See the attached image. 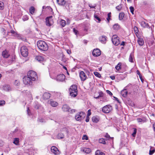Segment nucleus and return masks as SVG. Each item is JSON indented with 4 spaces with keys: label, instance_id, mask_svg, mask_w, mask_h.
Wrapping results in <instances>:
<instances>
[{
    "label": "nucleus",
    "instance_id": "35",
    "mask_svg": "<svg viewBox=\"0 0 155 155\" xmlns=\"http://www.w3.org/2000/svg\"><path fill=\"white\" fill-rule=\"evenodd\" d=\"M94 17L97 22L100 23L101 21L100 18L96 15H94Z\"/></svg>",
    "mask_w": 155,
    "mask_h": 155
},
{
    "label": "nucleus",
    "instance_id": "6",
    "mask_svg": "<svg viewBox=\"0 0 155 155\" xmlns=\"http://www.w3.org/2000/svg\"><path fill=\"white\" fill-rule=\"evenodd\" d=\"M112 41L113 44L116 46H117L120 44V41L119 39V38L116 35L113 36Z\"/></svg>",
    "mask_w": 155,
    "mask_h": 155
},
{
    "label": "nucleus",
    "instance_id": "14",
    "mask_svg": "<svg viewBox=\"0 0 155 155\" xmlns=\"http://www.w3.org/2000/svg\"><path fill=\"white\" fill-rule=\"evenodd\" d=\"M62 110L64 112H69L70 109L69 107L67 104L64 105L62 108Z\"/></svg>",
    "mask_w": 155,
    "mask_h": 155
},
{
    "label": "nucleus",
    "instance_id": "64",
    "mask_svg": "<svg viewBox=\"0 0 155 155\" xmlns=\"http://www.w3.org/2000/svg\"><path fill=\"white\" fill-rule=\"evenodd\" d=\"M85 121L86 122H88L89 121V118L88 117H87L86 118V119Z\"/></svg>",
    "mask_w": 155,
    "mask_h": 155
},
{
    "label": "nucleus",
    "instance_id": "47",
    "mask_svg": "<svg viewBox=\"0 0 155 155\" xmlns=\"http://www.w3.org/2000/svg\"><path fill=\"white\" fill-rule=\"evenodd\" d=\"M137 133V129L136 128H134V132L132 134V135L133 137H134L135 136Z\"/></svg>",
    "mask_w": 155,
    "mask_h": 155
},
{
    "label": "nucleus",
    "instance_id": "11",
    "mask_svg": "<svg viewBox=\"0 0 155 155\" xmlns=\"http://www.w3.org/2000/svg\"><path fill=\"white\" fill-rule=\"evenodd\" d=\"M92 54L94 56L97 57L99 56L101 54V52L99 49L97 48L93 50Z\"/></svg>",
    "mask_w": 155,
    "mask_h": 155
},
{
    "label": "nucleus",
    "instance_id": "15",
    "mask_svg": "<svg viewBox=\"0 0 155 155\" xmlns=\"http://www.w3.org/2000/svg\"><path fill=\"white\" fill-rule=\"evenodd\" d=\"M2 56L4 58H7L10 56V54L7 51L5 50L2 52Z\"/></svg>",
    "mask_w": 155,
    "mask_h": 155
},
{
    "label": "nucleus",
    "instance_id": "54",
    "mask_svg": "<svg viewBox=\"0 0 155 155\" xmlns=\"http://www.w3.org/2000/svg\"><path fill=\"white\" fill-rule=\"evenodd\" d=\"M58 78H65V75L64 74H60L58 76Z\"/></svg>",
    "mask_w": 155,
    "mask_h": 155
},
{
    "label": "nucleus",
    "instance_id": "37",
    "mask_svg": "<svg viewBox=\"0 0 155 155\" xmlns=\"http://www.w3.org/2000/svg\"><path fill=\"white\" fill-rule=\"evenodd\" d=\"M80 78H84L86 76L85 74L83 71H81L79 73Z\"/></svg>",
    "mask_w": 155,
    "mask_h": 155
},
{
    "label": "nucleus",
    "instance_id": "22",
    "mask_svg": "<svg viewBox=\"0 0 155 155\" xmlns=\"http://www.w3.org/2000/svg\"><path fill=\"white\" fill-rule=\"evenodd\" d=\"M137 42L140 46H142L143 45L144 43V41L143 39L141 38H138L137 40Z\"/></svg>",
    "mask_w": 155,
    "mask_h": 155
},
{
    "label": "nucleus",
    "instance_id": "50",
    "mask_svg": "<svg viewBox=\"0 0 155 155\" xmlns=\"http://www.w3.org/2000/svg\"><path fill=\"white\" fill-rule=\"evenodd\" d=\"M82 139L83 140H87L88 139V138L87 135H84L83 136Z\"/></svg>",
    "mask_w": 155,
    "mask_h": 155
},
{
    "label": "nucleus",
    "instance_id": "17",
    "mask_svg": "<svg viewBox=\"0 0 155 155\" xmlns=\"http://www.w3.org/2000/svg\"><path fill=\"white\" fill-rule=\"evenodd\" d=\"M50 94L48 93H45L43 95V98L45 100L49 99L50 97Z\"/></svg>",
    "mask_w": 155,
    "mask_h": 155
},
{
    "label": "nucleus",
    "instance_id": "42",
    "mask_svg": "<svg viewBox=\"0 0 155 155\" xmlns=\"http://www.w3.org/2000/svg\"><path fill=\"white\" fill-rule=\"evenodd\" d=\"M134 31L135 34L138 33L139 31V30H138V28L137 26H135L134 27Z\"/></svg>",
    "mask_w": 155,
    "mask_h": 155
},
{
    "label": "nucleus",
    "instance_id": "31",
    "mask_svg": "<svg viewBox=\"0 0 155 155\" xmlns=\"http://www.w3.org/2000/svg\"><path fill=\"white\" fill-rule=\"evenodd\" d=\"M19 142V139L18 138H15L14 139L13 143L16 145H18Z\"/></svg>",
    "mask_w": 155,
    "mask_h": 155
},
{
    "label": "nucleus",
    "instance_id": "2",
    "mask_svg": "<svg viewBox=\"0 0 155 155\" xmlns=\"http://www.w3.org/2000/svg\"><path fill=\"white\" fill-rule=\"evenodd\" d=\"M37 45L39 49L45 51L48 50V46L46 43L43 41H39L37 42Z\"/></svg>",
    "mask_w": 155,
    "mask_h": 155
},
{
    "label": "nucleus",
    "instance_id": "41",
    "mask_svg": "<svg viewBox=\"0 0 155 155\" xmlns=\"http://www.w3.org/2000/svg\"><path fill=\"white\" fill-rule=\"evenodd\" d=\"M4 3L0 1V9H3L4 8Z\"/></svg>",
    "mask_w": 155,
    "mask_h": 155
},
{
    "label": "nucleus",
    "instance_id": "10",
    "mask_svg": "<svg viewBox=\"0 0 155 155\" xmlns=\"http://www.w3.org/2000/svg\"><path fill=\"white\" fill-rule=\"evenodd\" d=\"M51 152L55 155H58L60 153L59 151L57 148L54 146L51 147Z\"/></svg>",
    "mask_w": 155,
    "mask_h": 155
},
{
    "label": "nucleus",
    "instance_id": "24",
    "mask_svg": "<svg viewBox=\"0 0 155 155\" xmlns=\"http://www.w3.org/2000/svg\"><path fill=\"white\" fill-rule=\"evenodd\" d=\"M140 25L142 26L144 28H147L148 26V24L143 21L141 22Z\"/></svg>",
    "mask_w": 155,
    "mask_h": 155
},
{
    "label": "nucleus",
    "instance_id": "33",
    "mask_svg": "<svg viewBox=\"0 0 155 155\" xmlns=\"http://www.w3.org/2000/svg\"><path fill=\"white\" fill-rule=\"evenodd\" d=\"M40 107V105L37 102L35 103L34 107L35 109H38Z\"/></svg>",
    "mask_w": 155,
    "mask_h": 155
},
{
    "label": "nucleus",
    "instance_id": "29",
    "mask_svg": "<svg viewBox=\"0 0 155 155\" xmlns=\"http://www.w3.org/2000/svg\"><path fill=\"white\" fill-rule=\"evenodd\" d=\"M113 29L115 30H118L120 28V26L117 24H115L113 26Z\"/></svg>",
    "mask_w": 155,
    "mask_h": 155
},
{
    "label": "nucleus",
    "instance_id": "21",
    "mask_svg": "<svg viewBox=\"0 0 155 155\" xmlns=\"http://www.w3.org/2000/svg\"><path fill=\"white\" fill-rule=\"evenodd\" d=\"M92 121L94 122L97 123L99 120V118L98 117L95 116L93 117L92 118Z\"/></svg>",
    "mask_w": 155,
    "mask_h": 155
},
{
    "label": "nucleus",
    "instance_id": "46",
    "mask_svg": "<svg viewBox=\"0 0 155 155\" xmlns=\"http://www.w3.org/2000/svg\"><path fill=\"white\" fill-rule=\"evenodd\" d=\"M28 19V16L27 15H24L22 18V19L24 21L27 20Z\"/></svg>",
    "mask_w": 155,
    "mask_h": 155
},
{
    "label": "nucleus",
    "instance_id": "5",
    "mask_svg": "<svg viewBox=\"0 0 155 155\" xmlns=\"http://www.w3.org/2000/svg\"><path fill=\"white\" fill-rule=\"evenodd\" d=\"M21 54L24 57H26L28 54V49L26 46H24L21 48Z\"/></svg>",
    "mask_w": 155,
    "mask_h": 155
},
{
    "label": "nucleus",
    "instance_id": "26",
    "mask_svg": "<svg viewBox=\"0 0 155 155\" xmlns=\"http://www.w3.org/2000/svg\"><path fill=\"white\" fill-rule=\"evenodd\" d=\"M83 151L87 153H89L91 152V150L89 148H85L83 149Z\"/></svg>",
    "mask_w": 155,
    "mask_h": 155
},
{
    "label": "nucleus",
    "instance_id": "4",
    "mask_svg": "<svg viewBox=\"0 0 155 155\" xmlns=\"http://www.w3.org/2000/svg\"><path fill=\"white\" fill-rule=\"evenodd\" d=\"M85 116V113L83 112H81L76 114L75 116V118L77 121H80L84 119Z\"/></svg>",
    "mask_w": 155,
    "mask_h": 155
},
{
    "label": "nucleus",
    "instance_id": "23",
    "mask_svg": "<svg viewBox=\"0 0 155 155\" xmlns=\"http://www.w3.org/2000/svg\"><path fill=\"white\" fill-rule=\"evenodd\" d=\"M35 59L38 61L41 62L44 60V58L42 56L40 55L37 56L36 57Z\"/></svg>",
    "mask_w": 155,
    "mask_h": 155
},
{
    "label": "nucleus",
    "instance_id": "61",
    "mask_svg": "<svg viewBox=\"0 0 155 155\" xmlns=\"http://www.w3.org/2000/svg\"><path fill=\"white\" fill-rule=\"evenodd\" d=\"M11 32L12 34H15L16 33V32L15 31H14L13 30H11Z\"/></svg>",
    "mask_w": 155,
    "mask_h": 155
},
{
    "label": "nucleus",
    "instance_id": "59",
    "mask_svg": "<svg viewBox=\"0 0 155 155\" xmlns=\"http://www.w3.org/2000/svg\"><path fill=\"white\" fill-rule=\"evenodd\" d=\"M105 137L107 138H109L110 137V135L108 134L107 133L105 135Z\"/></svg>",
    "mask_w": 155,
    "mask_h": 155
},
{
    "label": "nucleus",
    "instance_id": "19",
    "mask_svg": "<svg viewBox=\"0 0 155 155\" xmlns=\"http://www.w3.org/2000/svg\"><path fill=\"white\" fill-rule=\"evenodd\" d=\"M128 92L126 89H124L121 91V94L122 96L124 97H127V96Z\"/></svg>",
    "mask_w": 155,
    "mask_h": 155
},
{
    "label": "nucleus",
    "instance_id": "63",
    "mask_svg": "<svg viewBox=\"0 0 155 155\" xmlns=\"http://www.w3.org/2000/svg\"><path fill=\"white\" fill-rule=\"evenodd\" d=\"M120 45L121 46H124V45H125V42L124 41L122 42Z\"/></svg>",
    "mask_w": 155,
    "mask_h": 155
},
{
    "label": "nucleus",
    "instance_id": "43",
    "mask_svg": "<svg viewBox=\"0 0 155 155\" xmlns=\"http://www.w3.org/2000/svg\"><path fill=\"white\" fill-rule=\"evenodd\" d=\"M94 74L96 77H97L98 78H100L101 77L100 74L97 72H94Z\"/></svg>",
    "mask_w": 155,
    "mask_h": 155
},
{
    "label": "nucleus",
    "instance_id": "55",
    "mask_svg": "<svg viewBox=\"0 0 155 155\" xmlns=\"http://www.w3.org/2000/svg\"><path fill=\"white\" fill-rule=\"evenodd\" d=\"M137 74L138 75H139V78H142V76L141 75L140 72L139 71L137 70Z\"/></svg>",
    "mask_w": 155,
    "mask_h": 155
},
{
    "label": "nucleus",
    "instance_id": "25",
    "mask_svg": "<svg viewBox=\"0 0 155 155\" xmlns=\"http://www.w3.org/2000/svg\"><path fill=\"white\" fill-rule=\"evenodd\" d=\"M100 101L105 102H107L108 101V100L105 95L100 99Z\"/></svg>",
    "mask_w": 155,
    "mask_h": 155
},
{
    "label": "nucleus",
    "instance_id": "12",
    "mask_svg": "<svg viewBox=\"0 0 155 155\" xmlns=\"http://www.w3.org/2000/svg\"><path fill=\"white\" fill-rule=\"evenodd\" d=\"M2 89L3 90L6 91H11L12 90L11 86L7 84H5L3 85L2 87Z\"/></svg>",
    "mask_w": 155,
    "mask_h": 155
},
{
    "label": "nucleus",
    "instance_id": "51",
    "mask_svg": "<svg viewBox=\"0 0 155 155\" xmlns=\"http://www.w3.org/2000/svg\"><path fill=\"white\" fill-rule=\"evenodd\" d=\"M14 84L17 86H18L20 84V82L16 80L14 82Z\"/></svg>",
    "mask_w": 155,
    "mask_h": 155
},
{
    "label": "nucleus",
    "instance_id": "39",
    "mask_svg": "<svg viewBox=\"0 0 155 155\" xmlns=\"http://www.w3.org/2000/svg\"><path fill=\"white\" fill-rule=\"evenodd\" d=\"M99 142L100 143H103V144H105L106 142L104 139L103 138H101L99 140Z\"/></svg>",
    "mask_w": 155,
    "mask_h": 155
},
{
    "label": "nucleus",
    "instance_id": "30",
    "mask_svg": "<svg viewBox=\"0 0 155 155\" xmlns=\"http://www.w3.org/2000/svg\"><path fill=\"white\" fill-rule=\"evenodd\" d=\"M121 63H119L115 67V68L116 69L117 71H119L121 69Z\"/></svg>",
    "mask_w": 155,
    "mask_h": 155
},
{
    "label": "nucleus",
    "instance_id": "20",
    "mask_svg": "<svg viewBox=\"0 0 155 155\" xmlns=\"http://www.w3.org/2000/svg\"><path fill=\"white\" fill-rule=\"evenodd\" d=\"M58 4L60 5L63 6L66 3V1L64 0H57Z\"/></svg>",
    "mask_w": 155,
    "mask_h": 155
},
{
    "label": "nucleus",
    "instance_id": "36",
    "mask_svg": "<svg viewBox=\"0 0 155 155\" xmlns=\"http://www.w3.org/2000/svg\"><path fill=\"white\" fill-rule=\"evenodd\" d=\"M57 137L58 139H62L64 138V135L63 133H59L58 134Z\"/></svg>",
    "mask_w": 155,
    "mask_h": 155
},
{
    "label": "nucleus",
    "instance_id": "52",
    "mask_svg": "<svg viewBox=\"0 0 155 155\" xmlns=\"http://www.w3.org/2000/svg\"><path fill=\"white\" fill-rule=\"evenodd\" d=\"M106 92L108 94L110 95L111 96L112 95V93L109 90H107L106 91Z\"/></svg>",
    "mask_w": 155,
    "mask_h": 155
},
{
    "label": "nucleus",
    "instance_id": "9",
    "mask_svg": "<svg viewBox=\"0 0 155 155\" xmlns=\"http://www.w3.org/2000/svg\"><path fill=\"white\" fill-rule=\"evenodd\" d=\"M27 76V78H35L37 76V74L35 71L31 70L28 72Z\"/></svg>",
    "mask_w": 155,
    "mask_h": 155
},
{
    "label": "nucleus",
    "instance_id": "34",
    "mask_svg": "<svg viewBox=\"0 0 155 155\" xmlns=\"http://www.w3.org/2000/svg\"><path fill=\"white\" fill-rule=\"evenodd\" d=\"M60 23V25L62 27H64L66 25V21L64 20H61Z\"/></svg>",
    "mask_w": 155,
    "mask_h": 155
},
{
    "label": "nucleus",
    "instance_id": "8",
    "mask_svg": "<svg viewBox=\"0 0 155 155\" xmlns=\"http://www.w3.org/2000/svg\"><path fill=\"white\" fill-rule=\"evenodd\" d=\"M45 20L46 25L50 26L53 24L54 22L52 19V16L47 17Z\"/></svg>",
    "mask_w": 155,
    "mask_h": 155
},
{
    "label": "nucleus",
    "instance_id": "16",
    "mask_svg": "<svg viewBox=\"0 0 155 155\" xmlns=\"http://www.w3.org/2000/svg\"><path fill=\"white\" fill-rule=\"evenodd\" d=\"M49 102L51 105L53 107H55L57 106L58 105V103L56 101L50 100L49 101Z\"/></svg>",
    "mask_w": 155,
    "mask_h": 155
},
{
    "label": "nucleus",
    "instance_id": "57",
    "mask_svg": "<svg viewBox=\"0 0 155 155\" xmlns=\"http://www.w3.org/2000/svg\"><path fill=\"white\" fill-rule=\"evenodd\" d=\"M114 97L115 99V100L117 101V102L119 103V104H120L121 103V102L119 101V100H118V98L116 97Z\"/></svg>",
    "mask_w": 155,
    "mask_h": 155
},
{
    "label": "nucleus",
    "instance_id": "49",
    "mask_svg": "<svg viewBox=\"0 0 155 155\" xmlns=\"http://www.w3.org/2000/svg\"><path fill=\"white\" fill-rule=\"evenodd\" d=\"M130 11L132 14H134V8L132 6H130Z\"/></svg>",
    "mask_w": 155,
    "mask_h": 155
},
{
    "label": "nucleus",
    "instance_id": "1",
    "mask_svg": "<svg viewBox=\"0 0 155 155\" xmlns=\"http://www.w3.org/2000/svg\"><path fill=\"white\" fill-rule=\"evenodd\" d=\"M70 95L72 97H76L78 94L77 86L74 84L71 85L69 89Z\"/></svg>",
    "mask_w": 155,
    "mask_h": 155
},
{
    "label": "nucleus",
    "instance_id": "13",
    "mask_svg": "<svg viewBox=\"0 0 155 155\" xmlns=\"http://www.w3.org/2000/svg\"><path fill=\"white\" fill-rule=\"evenodd\" d=\"M107 37L105 35H102L100 37L99 40L103 44H105L107 41Z\"/></svg>",
    "mask_w": 155,
    "mask_h": 155
},
{
    "label": "nucleus",
    "instance_id": "28",
    "mask_svg": "<svg viewBox=\"0 0 155 155\" xmlns=\"http://www.w3.org/2000/svg\"><path fill=\"white\" fill-rule=\"evenodd\" d=\"M124 16V14L123 12H121L119 14V18L120 20L123 19Z\"/></svg>",
    "mask_w": 155,
    "mask_h": 155
},
{
    "label": "nucleus",
    "instance_id": "7",
    "mask_svg": "<svg viewBox=\"0 0 155 155\" xmlns=\"http://www.w3.org/2000/svg\"><path fill=\"white\" fill-rule=\"evenodd\" d=\"M112 107L109 105L104 106L102 109V111L105 113H108L110 112L112 110Z\"/></svg>",
    "mask_w": 155,
    "mask_h": 155
},
{
    "label": "nucleus",
    "instance_id": "62",
    "mask_svg": "<svg viewBox=\"0 0 155 155\" xmlns=\"http://www.w3.org/2000/svg\"><path fill=\"white\" fill-rule=\"evenodd\" d=\"M67 51V53L69 54H70L71 53V51L70 50H68Z\"/></svg>",
    "mask_w": 155,
    "mask_h": 155
},
{
    "label": "nucleus",
    "instance_id": "60",
    "mask_svg": "<svg viewBox=\"0 0 155 155\" xmlns=\"http://www.w3.org/2000/svg\"><path fill=\"white\" fill-rule=\"evenodd\" d=\"M88 114H87V115L88 116H90L91 114V110H89L88 111Z\"/></svg>",
    "mask_w": 155,
    "mask_h": 155
},
{
    "label": "nucleus",
    "instance_id": "44",
    "mask_svg": "<svg viewBox=\"0 0 155 155\" xmlns=\"http://www.w3.org/2000/svg\"><path fill=\"white\" fill-rule=\"evenodd\" d=\"M111 12H109L108 13L107 15V19L109 22V21L110 20V17H111Z\"/></svg>",
    "mask_w": 155,
    "mask_h": 155
},
{
    "label": "nucleus",
    "instance_id": "45",
    "mask_svg": "<svg viewBox=\"0 0 155 155\" xmlns=\"http://www.w3.org/2000/svg\"><path fill=\"white\" fill-rule=\"evenodd\" d=\"M5 101L3 100L0 101V106H2L5 104Z\"/></svg>",
    "mask_w": 155,
    "mask_h": 155
},
{
    "label": "nucleus",
    "instance_id": "58",
    "mask_svg": "<svg viewBox=\"0 0 155 155\" xmlns=\"http://www.w3.org/2000/svg\"><path fill=\"white\" fill-rule=\"evenodd\" d=\"M137 120L138 122H141L143 121V120L141 118H138L137 119Z\"/></svg>",
    "mask_w": 155,
    "mask_h": 155
},
{
    "label": "nucleus",
    "instance_id": "27",
    "mask_svg": "<svg viewBox=\"0 0 155 155\" xmlns=\"http://www.w3.org/2000/svg\"><path fill=\"white\" fill-rule=\"evenodd\" d=\"M134 58L133 54L131 53L129 56V61L131 62H133V59Z\"/></svg>",
    "mask_w": 155,
    "mask_h": 155
},
{
    "label": "nucleus",
    "instance_id": "38",
    "mask_svg": "<svg viewBox=\"0 0 155 155\" xmlns=\"http://www.w3.org/2000/svg\"><path fill=\"white\" fill-rule=\"evenodd\" d=\"M58 81L63 82L64 81L65 78H54Z\"/></svg>",
    "mask_w": 155,
    "mask_h": 155
},
{
    "label": "nucleus",
    "instance_id": "56",
    "mask_svg": "<svg viewBox=\"0 0 155 155\" xmlns=\"http://www.w3.org/2000/svg\"><path fill=\"white\" fill-rule=\"evenodd\" d=\"M73 31L76 35H77L78 34V31L74 28L73 29Z\"/></svg>",
    "mask_w": 155,
    "mask_h": 155
},
{
    "label": "nucleus",
    "instance_id": "40",
    "mask_svg": "<svg viewBox=\"0 0 155 155\" xmlns=\"http://www.w3.org/2000/svg\"><path fill=\"white\" fill-rule=\"evenodd\" d=\"M122 8V5L120 4L116 7V8L117 10L120 11Z\"/></svg>",
    "mask_w": 155,
    "mask_h": 155
},
{
    "label": "nucleus",
    "instance_id": "48",
    "mask_svg": "<svg viewBox=\"0 0 155 155\" xmlns=\"http://www.w3.org/2000/svg\"><path fill=\"white\" fill-rule=\"evenodd\" d=\"M155 152V150L154 149H153V150H150L149 151V154L150 155H152L153 154L154 152Z\"/></svg>",
    "mask_w": 155,
    "mask_h": 155
},
{
    "label": "nucleus",
    "instance_id": "53",
    "mask_svg": "<svg viewBox=\"0 0 155 155\" xmlns=\"http://www.w3.org/2000/svg\"><path fill=\"white\" fill-rule=\"evenodd\" d=\"M101 151L99 150H97L95 152V155H100Z\"/></svg>",
    "mask_w": 155,
    "mask_h": 155
},
{
    "label": "nucleus",
    "instance_id": "3",
    "mask_svg": "<svg viewBox=\"0 0 155 155\" xmlns=\"http://www.w3.org/2000/svg\"><path fill=\"white\" fill-rule=\"evenodd\" d=\"M36 78H23L24 83L26 85H31L32 82L35 81Z\"/></svg>",
    "mask_w": 155,
    "mask_h": 155
},
{
    "label": "nucleus",
    "instance_id": "18",
    "mask_svg": "<svg viewBox=\"0 0 155 155\" xmlns=\"http://www.w3.org/2000/svg\"><path fill=\"white\" fill-rule=\"evenodd\" d=\"M98 95L97 96H95V98L96 99H98L100 97L102 98L104 96V95H105V94L103 93V92L101 91H100L98 92Z\"/></svg>",
    "mask_w": 155,
    "mask_h": 155
},
{
    "label": "nucleus",
    "instance_id": "32",
    "mask_svg": "<svg viewBox=\"0 0 155 155\" xmlns=\"http://www.w3.org/2000/svg\"><path fill=\"white\" fill-rule=\"evenodd\" d=\"M35 8L33 6L31 7L29 9V12L30 13L33 14L35 12Z\"/></svg>",
    "mask_w": 155,
    "mask_h": 155
}]
</instances>
